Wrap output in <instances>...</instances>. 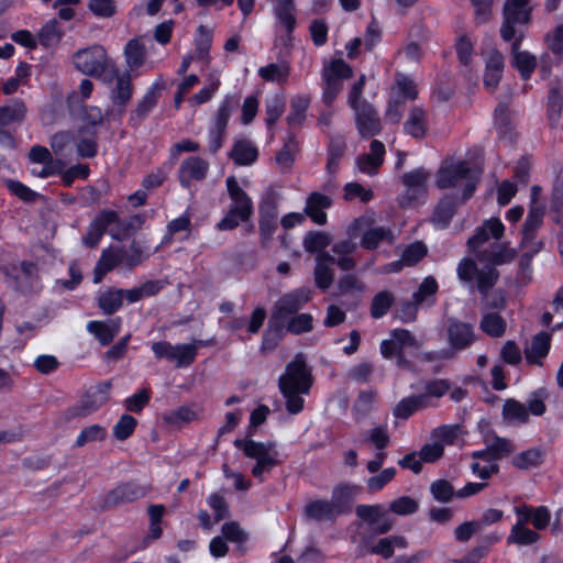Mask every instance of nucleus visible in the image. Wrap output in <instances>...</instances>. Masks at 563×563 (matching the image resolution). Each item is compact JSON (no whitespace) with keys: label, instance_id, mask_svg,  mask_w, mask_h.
<instances>
[{"label":"nucleus","instance_id":"nucleus-54","mask_svg":"<svg viewBox=\"0 0 563 563\" xmlns=\"http://www.w3.org/2000/svg\"><path fill=\"white\" fill-rule=\"evenodd\" d=\"M213 32L212 30L200 25L198 27V34L195 40L196 56L198 59L206 63L209 62V52L212 45Z\"/></svg>","mask_w":563,"mask_h":563},{"label":"nucleus","instance_id":"nucleus-28","mask_svg":"<svg viewBox=\"0 0 563 563\" xmlns=\"http://www.w3.org/2000/svg\"><path fill=\"white\" fill-rule=\"evenodd\" d=\"M384 155L385 145L378 140H373L369 144V152L363 154L356 161L358 170L367 175L376 174L384 162Z\"/></svg>","mask_w":563,"mask_h":563},{"label":"nucleus","instance_id":"nucleus-6","mask_svg":"<svg viewBox=\"0 0 563 563\" xmlns=\"http://www.w3.org/2000/svg\"><path fill=\"white\" fill-rule=\"evenodd\" d=\"M532 8L530 0H506L503 8L504 22L500 27L503 40L509 42L517 37V25H526L530 22Z\"/></svg>","mask_w":563,"mask_h":563},{"label":"nucleus","instance_id":"nucleus-45","mask_svg":"<svg viewBox=\"0 0 563 563\" xmlns=\"http://www.w3.org/2000/svg\"><path fill=\"white\" fill-rule=\"evenodd\" d=\"M124 57L131 71L137 69L145 60V47L137 40H130L124 47Z\"/></svg>","mask_w":563,"mask_h":563},{"label":"nucleus","instance_id":"nucleus-52","mask_svg":"<svg viewBox=\"0 0 563 563\" xmlns=\"http://www.w3.org/2000/svg\"><path fill=\"white\" fill-rule=\"evenodd\" d=\"M199 410L196 407L183 406L175 410L167 411L163 415L165 422L179 426L196 420L198 418Z\"/></svg>","mask_w":563,"mask_h":563},{"label":"nucleus","instance_id":"nucleus-25","mask_svg":"<svg viewBox=\"0 0 563 563\" xmlns=\"http://www.w3.org/2000/svg\"><path fill=\"white\" fill-rule=\"evenodd\" d=\"M147 489L145 486L136 483H125L117 486L106 497L104 504L109 507L117 506L123 503H131L146 495Z\"/></svg>","mask_w":563,"mask_h":563},{"label":"nucleus","instance_id":"nucleus-38","mask_svg":"<svg viewBox=\"0 0 563 563\" xmlns=\"http://www.w3.org/2000/svg\"><path fill=\"white\" fill-rule=\"evenodd\" d=\"M515 448L511 442L505 438L495 437L493 440L486 439V449L475 451L473 456H489L495 462L503 456L510 454Z\"/></svg>","mask_w":563,"mask_h":563},{"label":"nucleus","instance_id":"nucleus-13","mask_svg":"<svg viewBox=\"0 0 563 563\" xmlns=\"http://www.w3.org/2000/svg\"><path fill=\"white\" fill-rule=\"evenodd\" d=\"M419 343L415 335L407 329H394L389 339L380 343V353L385 358H397L398 365H404L406 360L404 352L407 349H417Z\"/></svg>","mask_w":563,"mask_h":563},{"label":"nucleus","instance_id":"nucleus-33","mask_svg":"<svg viewBox=\"0 0 563 563\" xmlns=\"http://www.w3.org/2000/svg\"><path fill=\"white\" fill-rule=\"evenodd\" d=\"M504 70V57L500 52L493 49L486 58L484 85L487 89H495Z\"/></svg>","mask_w":563,"mask_h":563},{"label":"nucleus","instance_id":"nucleus-41","mask_svg":"<svg viewBox=\"0 0 563 563\" xmlns=\"http://www.w3.org/2000/svg\"><path fill=\"white\" fill-rule=\"evenodd\" d=\"M162 92V84L161 81H155L152 84V86L146 90L145 95L143 96L142 100L137 103L134 115L143 119L145 118L152 109L156 106L157 100Z\"/></svg>","mask_w":563,"mask_h":563},{"label":"nucleus","instance_id":"nucleus-56","mask_svg":"<svg viewBox=\"0 0 563 563\" xmlns=\"http://www.w3.org/2000/svg\"><path fill=\"white\" fill-rule=\"evenodd\" d=\"M473 463L471 464L472 473L482 478L487 479L493 474L498 472V465L489 456H473Z\"/></svg>","mask_w":563,"mask_h":563},{"label":"nucleus","instance_id":"nucleus-16","mask_svg":"<svg viewBox=\"0 0 563 563\" xmlns=\"http://www.w3.org/2000/svg\"><path fill=\"white\" fill-rule=\"evenodd\" d=\"M352 109L355 113L356 129L362 137H371L380 132L382 123L378 112L371 103L363 101Z\"/></svg>","mask_w":563,"mask_h":563},{"label":"nucleus","instance_id":"nucleus-44","mask_svg":"<svg viewBox=\"0 0 563 563\" xmlns=\"http://www.w3.org/2000/svg\"><path fill=\"white\" fill-rule=\"evenodd\" d=\"M544 459V451L541 448L528 449L512 459V465L519 470H529L539 466Z\"/></svg>","mask_w":563,"mask_h":563},{"label":"nucleus","instance_id":"nucleus-31","mask_svg":"<svg viewBox=\"0 0 563 563\" xmlns=\"http://www.w3.org/2000/svg\"><path fill=\"white\" fill-rule=\"evenodd\" d=\"M118 265L125 266L123 249L111 247L103 250L95 268L93 282L100 283L103 276Z\"/></svg>","mask_w":563,"mask_h":563},{"label":"nucleus","instance_id":"nucleus-55","mask_svg":"<svg viewBox=\"0 0 563 563\" xmlns=\"http://www.w3.org/2000/svg\"><path fill=\"white\" fill-rule=\"evenodd\" d=\"M331 243V238L325 232H309L303 238V249L308 253L325 252L324 249Z\"/></svg>","mask_w":563,"mask_h":563},{"label":"nucleus","instance_id":"nucleus-3","mask_svg":"<svg viewBox=\"0 0 563 563\" xmlns=\"http://www.w3.org/2000/svg\"><path fill=\"white\" fill-rule=\"evenodd\" d=\"M373 219L364 216L354 219L346 228V239L340 240L332 245V253L336 265L342 271H352L356 266V262L352 254L357 250V238L361 232L366 229Z\"/></svg>","mask_w":563,"mask_h":563},{"label":"nucleus","instance_id":"nucleus-39","mask_svg":"<svg viewBox=\"0 0 563 563\" xmlns=\"http://www.w3.org/2000/svg\"><path fill=\"white\" fill-rule=\"evenodd\" d=\"M372 223L364 229L361 240V245L366 250H374L376 249L380 242L388 241L393 242L394 235L390 229L385 227H375L371 228Z\"/></svg>","mask_w":563,"mask_h":563},{"label":"nucleus","instance_id":"nucleus-35","mask_svg":"<svg viewBox=\"0 0 563 563\" xmlns=\"http://www.w3.org/2000/svg\"><path fill=\"white\" fill-rule=\"evenodd\" d=\"M75 134V146L77 155L81 158L95 157L98 153L97 134L86 129L77 130Z\"/></svg>","mask_w":563,"mask_h":563},{"label":"nucleus","instance_id":"nucleus-51","mask_svg":"<svg viewBox=\"0 0 563 563\" xmlns=\"http://www.w3.org/2000/svg\"><path fill=\"white\" fill-rule=\"evenodd\" d=\"M132 97L131 77L128 73L118 76L115 87L112 90V101L125 107Z\"/></svg>","mask_w":563,"mask_h":563},{"label":"nucleus","instance_id":"nucleus-26","mask_svg":"<svg viewBox=\"0 0 563 563\" xmlns=\"http://www.w3.org/2000/svg\"><path fill=\"white\" fill-rule=\"evenodd\" d=\"M334 256L329 252H320L316 256L314 280L316 285L321 289H327L331 286L334 279Z\"/></svg>","mask_w":563,"mask_h":563},{"label":"nucleus","instance_id":"nucleus-19","mask_svg":"<svg viewBox=\"0 0 563 563\" xmlns=\"http://www.w3.org/2000/svg\"><path fill=\"white\" fill-rule=\"evenodd\" d=\"M227 189L231 198L230 210L246 221L253 212V202L247 194L239 186L233 176L227 178Z\"/></svg>","mask_w":563,"mask_h":563},{"label":"nucleus","instance_id":"nucleus-5","mask_svg":"<svg viewBox=\"0 0 563 563\" xmlns=\"http://www.w3.org/2000/svg\"><path fill=\"white\" fill-rule=\"evenodd\" d=\"M477 176L471 170L468 164L464 161L445 165L440 168L437 178L439 188L445 189L455 187L462 181H465V189L463 199L470 198L476 187Z\"/></svg>","mask_w":563,"mask_h":563},{"label":"nucleus","instance_id":"nucleus-62","mask_svg":"<svg viewBox=\"0 0 563 563\" xmlns=\"http://www.w3.org/2000/svg\"><path fill=\"white\" fill-rule=\"evenodd\" d=\"M220 86V78L218 74H210L207 79L205 87L190 98V102L194 104H201L209 101Z\"/></svg>","mask_w":563,"mask_h":563},{"label":"nucleus","instance_id":"nucleus-17","mask_svg":"<svg viewBox=\"0 0 563 563\" xmlns=\"http://www.w3.org/2000/svg\"><path fill=\"white\" fill-rule=\"evenodd\" d=\"M209 162L199 156H189L181 161L178 168V179L183 187L188 188L194 183L202 181L209 173Z\"/></svg>","mask_w":563,"mask_h":563},{"label":"nucleus","instance_id":"nucleus-21","mask_svg":"<svg viewBox=\"0 0 563 563\" xmlns=\"http://www.w3.org/2000/svg\"><path fill=\"white\" fill-rule=\"evenodd\" d=\"M303 516L311 521L334 522L341 515V510L330 499H314L303 508Z\"/></svg>","mask_w":563,"mask_h":563},{"label":"nucleus","instance_id":"nucleus-42","mask_svg":"<svg viewBox=\"0 0 563 563\" xmlns=\"http://www.w3.org/2000/svg\"><path fill=\"white\" fill-rule=\"evenodd\" d=\"M123 298V289L109 288L99 295L98 305L106 314H112L122 307Z\"/></svg>","mask_w":563,"mask_h":563},{"label":"nucleus","instance_id":"nucleus-7","mask_svg":"<svg viewBox=\"0 0 563 563\" xmlns=\"http://www.w3.org/2000/svg\"><path fill=\"white\" fill-rule=\"evenodd\" d=\"M73 60L80 73L93 77H100L110 67L113 68L107 51L98 44L77 51Z\"/></svg>","mask_w":563,"mask_h":563},{"label":"nucleus","instance_id":"nucleus-1","mask_svg":"<svg viewBox=\"0 0 563 563\" xmlns=\"http://www.w3.org/2000/svg\"><path fill=\"white\" fill-rule=\"evenodd\" d=\"M312 377L305 358L298 354L294 361L286 365L285 373L278 379V387L286 399V408L289 413L296 415L303 409L302 395L309 394Z\"/></svg>","mask_w":563,"mask_h":563},{"label":"nucleus","instance_id":"nucleus-20","mask_svg":"<svg viewBox=\"0 0 563 563\" xmlns=\"http://www.w3.org/2000/svg\"><path fill=\"white\" fill-rule=\"evenodd\" d=\"M117 221V212L113 210L101 211L88 225L87 234L82 243L88 247H96L103 233Z\"/></svg>","mask_w":563,"mask_h":563},{"label":"nucleus","instance_id":"nucleus-63","mask_svg":"<svg viewBox=\"0 0 563 563\" xmlns=\"http://www.w3.org/2000/svg\"><path fill=\"white\" fill-rule=\"evenodd\" d=\"M544 217V206L543 205H532L530 206L523 231H526L527 241L530 239V232H534L541 227Z\"/></svg>","mask_w":563,"mask_h":563},{"label":"nucleus","instance_id":"nucleus-40","mask_svg":"<svg viewBox=\"0 0 563 563\" xmlns=\"http://www.w3.org/2000/svg\"><path fill=\"white\" fill-rule=\"evenodd\" d=\"M256 147L246 140H240L234 143V146L230 153L231 158L238 165H250L253 164L257 158Z\"/></svg>","mask_w":563,"mask_h":563},{"label":"nucleus","instance_id":"nucleus-50","mask_svg":"<svg viewBox=\"0 0 563 563\" xmlns=\"http://www.w3.org/2000/svg\"><path fill=\"white\" fill-rule=\"evenodd\" d=\"M258 76L266 81L284 84L289 77V67L285 63H272L261 67Z\"/></svg>","mask_w":563,"mask_h":563},{"label":"nucleus","instance_id":"nucleus-9","mask_svg":"<svg viewBox=\"0 0 563 563\" xmlns=\"http://www.w3.org/2000/svg\"><path fill=\"white\" fill-rule=\"evenodd\" d=\"M26 113L23 101L14 99L11 102L0 107V145L7 148H14L15 141L11 126L20 124Z\"/></svg>","mask_w":563,"mask_h":563},{"label":"nucleus","instance_id":"nucleus-18","mask_svg":"<svg viewBox=\"0 0 563 563\" xmlns=\"http://www.w3.org/2000/svg\"><path fill=\"white\" fill-rule=\"evenodd\" d=\"M523 38V34L521 32L518 33L517 37H515L511 44V66L515 67L522 79L527 80L533 74L537 67V57L529 53L528 51H521L520 45Z\"/></svg>","mask_w":563,"mask_h":563},{"label":"nucleus","instance_id":"nucleus-2","mask_svg":"<svg viewBox=\"0 0 563 563\" xmlns=\"http://www.w3.org/2000/svg\"><path fill=\"white\" fill-rule=\"evenodd\" d=\"M234 446L241 450L247 459L255 461L251 474L260 483L265 482L273 468L283 462L277 444L273 441L262 442L246 437L235 439Z\"/></svg>","mask_w":563,"mask_h":563},{"label":"nucleus","instance_id":"nucleus-57","mask_svg":"<svg viewBox=\"0 0 563 563\" xmlns=\"http://www.w3.org/2000/svg\"><path fill=\"white\" fill-rule=\"evenodd\" d=\"M562 107L563 93L560 89L552 88L549 95L548 118L553 128L560 124Z\"/></svg>","mask_w":563,"mask_h":563},{"label":"nucleus","instance_id":"nucleus-61","mask_svg":"<svg viewBox=\"0 0 563 563\" xmlns=\"http://www.w3.org/2000/svg\"><path fill=\"white\" fill-rule=\"evenodd\" d=\"M106 435L107 430L104 427L100 424H91L81 430L76 439L75 445L81 448L95 441H102L106 439Z\"/></svg>","mask_w":563,"mask_h":563},{"label":"nucleus","instance_id":"nucleus-8","mask_svg":"<svg viewBox=\"0 0 563 563\" xmlns=\"http://www.w3.org/2000/svg\"><path fill=\"white\" fill-rule=\"evenodd\" d=\"M352 68L342 59H334L322 69V100L330 106L342 90L343 80L352 76Z\"/></svg>","mask_w":563,"mask_h":563},{"label":"nucleus","instance_id":"nucleus-24","mask_svg":"<svg viewBox=\"0 0 563 563\" xmlns=\"http://www.w3.org/2000/svg\"><path fill=\"white\" fill-rule=\"evenodd\" d=\"M331 206V197L319 191H313L306 199L305 214L308 216L316 224L323 225L328 220L325 210Z\"/></svg>","mask_w":563,"mask_h":563},{"label":"nucleus","instance_id":"nucleus-53","mask_svg":"<svg viewBox=\"0 0 563 563\" xmlns=\"http://www.w3.org/2000/svg\"><path fill=\"white\" fill-rule=\"evenodd\" d=\"M125 267L133 268L142 263L148 256V246L141 240H133L130 244L129 251L123 249Z\"/></svg>","mask_w":563,"mask_h":563},{"label":"nucleus","instance_id":"nucleus-46","mask_svg":"<svg viewBox=\"0 0 563 563\" xmlns=\"http://www.w3.org/2000/svg\"><path fill=\"white\" fill-rule=\"evenodd\" d=\"M427 396H410L401 399L394 408L393 413L396 418L407 419L419 408L424 407Z\"/></svg>","mask_w":563,"mask_h":563},{"label":"nucleus","instance_id":"nucleus-10","mask_svg":"<svg viewBox=\"0 0 563 563\" xmlns=\"http://www.w3.org/2000/svg\"><path fill=\"white\" fill-rule=\"evenodd\" d=\"M431 174L420 167L402 175V183L406 190L401 197L400 203L404 207H411L422 202L427 197L428 181Z\"/></svg>","mask_w":563,"mask_h":563},{"label":"nucleus","instance_id":"nucleus-37","mask_svg":"<svg viewBox=\"0 0 563 563\" xmlns=\"http://www.w3.org/2000/svg\"><path fill=\"white\" fill-rule=\"evenodd\" d=\"M143 221V217L140 214L132 216L128 220H121L117 213V221L112 223L109 234L112 239L122 241L133 232L140 230Z\"/></svg>","mask_w":563,"mask_h":563},{"label":"nucleus","instance_id":"nucleus-32","mask_svg":"<svg viewBox=\"0 0 563 563\" xmlns=\"http://www.w3.org/2000/svg\"><path fill=\"white\" fill-rule=\"evenodd\" d=\"M551 346V334L547 332H540L536 334L530 345L525 350L526 361L529 364L541 365L542 360L548 355Z\"/></svg>","mask_w":563,"mask_h":563},{"label":"nucleus","instance_id":"nucleus-4","mask_svg":"<svg viewBox=\"0 0 563 563\" xmlns=\"http://www.w3.org/2000/svg\"><path fill=\"white\" fill-rule=\"evenodd\" d=\"M456 273L461 282L471 284L472 289L476 285L478 291L484 296L498 279V272L495 267L488 265L479 269L470 258H463L459 263Z\"/></svg>","mask_w":563,"mask_h":563},{"label":"nucleus","instance_id":"nucleus-64","mask_svg":"<svg viewBox=\"0 0 563 563\" xmlns=\"http://www.w3.org/2000/svg\"><path fill=\"white\" fill-rule=\"evenodd\" d=\"M285 110V101L280 96H274L266 100V124L271 128L283 114Z\"/></svg>","mask_w":563,"mask_h":563},{"label":"nucleus","instance_id":"nucleus-27","mask_svg":"<svg viewBox=\"0 0 563 563\" xmlns=\"http://www.w3.org/2000/svg\"><path fill=\"white\" fill-rule=\"evenodd\" d=\"M504 232L505 227L503 222L498 218H490L486 220L481 228H478L472 238L468 239L467 245L470 249L475 251L485 242H487L489 238L499 240Z\"/></svg>","mask_w":563,"mask_h":563},{"label":"nucleus","instance_id":"nucleus-34","mask_svg":"<svg viewBox=\"0 0 563 563\" xmlns=\"http://www.w3.org/2000/svg\"><path fill=\"white\" fill-rule=\"evenodd\" d=\"M407 540L401 536H391L388 538L380 539L375 545H373L369 550L364 547L360 548V554L366 555L367 553L378 554L385 559H389L394 554V550L405 549L407 548Z\"/></svg>","mask_w":563,"mask_h":563},{"label":"nucleus","instance_id":"nucleus-11","mask_svg":"<svg viewBox=\"0 0 563 563\" xmlns=\"http://www.w3.org/2000/svg\"><path fill=\"white\" fill-rule=\"evenodd\" d=\"M311 298L309 288H298L283 295L272 310L271 322L283 323L289 316L299 311Z\"/></svg>","mask_w":563,"mask_h":563},{"label":"nucleus","instance_id":"nucleus-23","mask_svg":"<svg viewBox=\"0 0 563 563\" xmlns=\"http://www.w3.org/2000/svg\"><path fill=\"white\" fill-rule=\"evenodd\" d=\"M429 128L428 111L420 106L410 107L404 123V132L415 139H423Z\"/></svg>","mask_w":563,"mask_h":563},{"label":"nucleus","instance_id":"nucleus-48","mask_svg":"<svg viewBox=\"0 0 563 563\" xmlns=\"http://www.w3.org/2000/svg\"><path fill=\"white\" fill-rule=\"evenodd\" d=\"M503 417L512 423H526L529 420L525 404L515 399H507L503 406Z\"/></svg>","mask_w":563,"mask_h":563},{"label":"nucleus","instance_id":"nucleus-49","mask_svg":"<svg viewBox=\"0 0 563 563\" xmlns=\"http://www.w3.org/2000/svg\"><path fill=\"white\" fill-rule=\"evenodd\" d=\"M63 31L56 20L46 22L38 32V42L44 47H52L57 45L62 37Z\"/></svg>","mask_w":563,"mask_h":563},{"label":"nucleus","instance_id":"nucleus-29","mask_svg":"<svg viewBox=\"0 0 563 563\" xmlns=\"http://www.w3.org/2000/svg\"><path fill=\"white\" fill-rule=\"evenodd\" d=\"M86 329L95 335L101 345H108L121 330V318L108 321H89Z\"/></svg>","mask_w":563,"mask_h":563},{"label":"nucleus","instance_id":"nucleus-15","mask_svg":"<svg viewBox=\"0 0 563 563\" xmlns=\"http://www.w3.org/2000/svg\"><path fill=\"white\" fill-rule=\"evenodd\" d=\"M233 108L234 102L230 97H225L218 108L213 125L210 128L208 134L209 148L211 153L218 152V150L222 146L224 131L227 129Z\"/></svg>","mask_w":563,"mask_h":563},{"label":"nucleus","instance_id":"nucleus-14","mask_svg":"<svg viewBox=\"0 0 563 563\" xmlns=\"http://www.w3.org/2000/svg\"><path fill=\"white\" fill-rule=\"evenodd\" d=\"M476 339L474 327L471 323L454 318L449 319L446 328L449 347L446 350L452 352V358L457 353L467 350Z\"/></svg>","mask_w":563,"mask_h":563},{"label":"nucleus","instance_id":"nucleus-60","mask_svg":"<svg viewBox=\"0 0 563 563\" xmlns=\"http://www.w3.org/2000/svg\"><path fill=\"white\" fill-rule=\"evenodd\" d=\"M394 302L391 292L383 290L376 294L371 303V316L375 319L384 317Z\"/></svg>","mask_w":563,"mask_h":563},{"label":"nucleus","instance_id":"nucleus-47","mask_svg":"<svg viewBox=\"0 0 563 563\" xmlns=\"http://www.w3.org/2000/svg\"><path fill=\"white\" fill-rule=\"evenodd\" d=\"M310 99L308 97L298 96L291 99L290 111L286 118L287 123L294 126H300L306 120Z\"/></svg>","mask_w":563,"mask_h":563},{"label":"nucleus","instance_id":"nucleus-36","mask_svg":"<svg viewBox=\"0 0 563 563\" xmlns=\"http://www.w3.org/2000/svg\"><path fill=\"white\" fill-rule=\"evenodd\" d=\"M360 492V486L355 484H340L333 488L330 500L341 510V515H344Z\"/></svg>","mask_w":563,"mask_h":563},{"label":"nucleus","instance_id":"nucleus-12","mask_svg":"<svg viewBox=\"0 0 563 563\" xmlns=\"http://www.w3.org/2000/svg\"><path fill=\"white\" fill-rule=\"evenodd\" d=\"M198 344H176L158 341L152 344V351L157 358L175 362L177 367H187L196 358Z\"/></svg>","mask_w":563,"mask_h":563},{"label":"nucleus","instance_id":"nucleus-22","mask_svg":"<svg viewBox=\"0 0 563 563\" xmlns=\"http://www.w3.org/2000/svg\"><path fill=\"white\" fill-rule=\"evenodd\" d=\"M109 389L110 384L108 383L90 388L76 407V413L87 416L99 409L107 402L109 398Z\"/></svg>","mask_w":563,"mask_h":563},{"label":"nucleus","instance_id":"nucleus-59","mask_svg":"<svg viewBox=\"0 0 563 563\" xmlns=\"http://www.w3.org/2000/svg\"><path fill=\"white\" fill-rule=\"evenodd\" d=\"M461 434V428L457 424L441 426L435 428L431 433V439L441 443L444 449L445 445L453 444Z\"/></svg>","mask_w":563,"mask_h":563},{"label":"nucleus","instance_id":"nucleus-58","mask_svg":"<svg viewBox=\"0 0 563 563\" xmlns=\"http://www.w3.org/2000/svg\"><path fill=\"white\" fill-rule=\"evenodd\" d=\"M539 540V534L521 522H517L508 537V541L520 545H529Z\"/></svg>","mask_w":563,"mask_h":563},{"label":"nucleus","instance_id":"nucleus-43","mask_svg":"<svg viewBox=\"0 0 563 563\" xmlns=\"http://www.w3.org/2000/svg\"><path fill=\"white\" fill-rule=\"evenodd\" d=\"M479 328L492 338H500L506 331V321L497 312H486L483 314Z\"/></svg>","mask_w":563,"mask_h":563},{"label":"nucleus","instance_id":"nucleus-30","mask_svg":"<svg viewBox=\"0 0 563 563\" xmlns=\"http://www.w3.org/2000/svg\"><path fill=\"white\" fill-rule=\"evenodd\" d=\"M273 13L287 35H290L296 27L295 0H273Z\"/></svg>","mask_w":563,"mask_h":563}]
</instances>
